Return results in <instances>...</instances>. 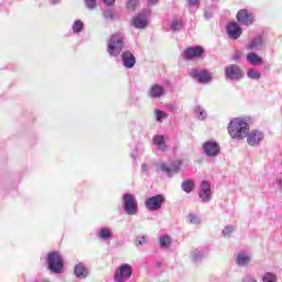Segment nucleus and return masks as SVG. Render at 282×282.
I'll use <instances>...</instances> for the list:
<instances>
[{
    "instance_id": "f257e3e1",
    "label": "nucleus",
    "mask_w": 282,
    "mask_h": 282,
    "mask_svg": "<svg viewBox=\"0 0 282 282\" xmlns=\"http://www.w3.org/2000/svg\"><path fill=\"white\" fill-rule=\"evenodd\" d=\"M228 133L232 140H243L250 133V124L243 118H235L228 124Z\"/></svg>"
},
{
    "instance_id": "f03ea898",
    "label": "nucleus",
    "mask_w": 282,
    "mask_h": 282,
    "mask_svg": "<svg viewBox=\"0 0 282 282\" xmlns=\"http://www.w3.org/2000/svg\"><path fill=\"white\" fill-rule=\"evenodd\" d=\"M124 50V33L117 32L107 41V53L111 58H118Z\"/></svg>"
},
{
    "instance_id": "7ed1b4c3",
    "label": "nucleus",
    "mask_w": 282,
    "mask_h": 282,
    "mask_svg": "<svg viewBox=\"0 0 282 282\" xmlns=\"http://www.w3.org/2000/svg\"><path fill=\"white\" fill-rule=\"evenodd\" d=\"M122 206L126 215H138V200L133 194L126 193L122 195Z\"/></svg>"
},
{
    "instance_id": "20e7f679",
    "label": "nucleus",
    "mask_w": 282,
    "mask_h": 282,
    "mask_svg": "<svg viewBox=\"0 0 282 282\" xmlns=\"http://www.w3.org/2000/svg\"><path fill=\"white\" fill-rule=\"evenodd\" d=\"M47 265L54 274L63 272V257L57 251L50 252L47 256Z\"/></svg>"
},
{
    "instance_id": "39448f33",
    "label": "nucleus",
    "mask_w": 282,
    "mask_h": 282,
    "mask_svg": "<svg viewBox=\"0 0 282 282\" xmlns=\"http://www.w3.org/2000/svg\"><path fill=\"white\" fill-rule=\"evenodd\" d=\"M189 76L194 80H197L200 85H208V83L213 80V74L202 68H192L189 70Z\"/></svg>"
},
{
    "instance_id": "423d86ee",
    "label": "nucleus",
    "mask_w": 282,
    "mask_h": 282,
    "mask_svg": "<svg viewBox=\"0 0 282 282\" xmlns=\"http://www.w3.org/2000/svg\"><path fill=\"white\" fill-rule=\"evenodd\" d=\"M131 274H133V267H131L129 263H123L115 271V281L127 282L129 279H131Z\"/></svg>"
},
{
    "instance_id": "0eeeda50",
    "label": "nucleus",
    "mask_w": 282,
    "mask_h": 282,
    "mask_svg": "<svg viewBox=\"0 0 282 282\" xmlns=\"http://www.w3.org/2000/svg\"><path fill=\"white\" fill-rule=\"evenodd\" d=\"M202 149L203 155H206V158H217V155L221 153V147H219V143L215 140L205 141Z\"/></svg>"
},
{
    "instance_id": "6e6552de",
    "label": "nucleus",
    "mask_w": 282,
    "mask_h": 282,
    "mask_svg": "<svg viewBox=\"0 0 282 282\" xmlns=\"http://www.w3.org/2000/svg\"><path fill=\"white\" fill-rule=\"evenodd\" d=\"M164 202H166L164 195L158 194L147 198L144 202V206L151 213H155V210H160V208H162V204H164Z\"/></svg>"
},
{
    "instance_id": "1a4fd4ad",
    "label": "nucleus",
    "mask_w": 282,
    "mask_h": 282,
    "mask_svg": "<svg viewBox=\"0 0 282 282\" xmlns=\"http://www.w3.org/2000/svg\"><path fill=\"white\" fill-rule=\"evenodd\" d=\"M182 164H184V161L182 160H176L172 162L171 165L161 163L159 165V171H162L164 175H167V177H173L178 171H182Z\"/></svg>"
},
{
    "instance_id": "9d476101",
    "label": "nucleus",
    "mask_w": 282,
    "mask_h": 282,
    "mask_svg": "<svg viewBox=\"0 0 282 282\" xmlns=\"http://www.w3.org/2000/svg\"><path fill=\"white\" fill-rule=\"evenodd\" d=\"M225 76L227 80H241L243 70L237 64H231L225 68Z\"/></svg>"
},
{
    "instance_id": "9b49d317",
    "label": "nucleus",
    "mask_w": 282,
    "mask_h": 282,
    "mask_svg": "<svg viewBox=\"0 0 282 282\" xmlns=\"http://www.w3.org/2000/svg\"><path fill=\"white\" fill-rule=\"evenodd\" d=\"M264 138L265 134H263L261 130H252L247 134V143L249 144V147H259Z\"/></svg>"
},
{
    "instance_id": "f8f14e48",
    "label": "nucleus",
    "mask_w": 282,
    "mask_h": 282,
    "mask_svg": "<svg viewBox=\"0 0 282 282\" xmlns=\"http://www.w3.org/2000/svg\"><path fill=\"white\" fill-rule=\"evenodd\" d=\"M236 17L238 23H241V25H252L254 23V15L247 9L239 10Z\"/></svg>"
},
{
    "instance_id": "ddd939ff",
    "label": "nucleus",
    "mask_w": 282,
    "mask_h": 282,
    "mask_svg": "<svg viewBox=\"0 0 282 282\" xmlns=\"http://www.w3.org/2000/svg\"><path fill=\"white\" fill-rule=\"evenodd\" d=\"M212 195L213 191L210 189V183L208 181H203L200 183V191L198 192L199 199H202L203 204H208Z\"/></svg>"
},
{
    "instance_id": "4468645a",
    "label": "nucleus",
    "mask_w": 282,
    "mask_h": 282,
    "mask_svg": "<svg viewBox=\"0 0 282 282\" xmlns=\"http://www.w3.org/2000/svg\"><path fill=\"white\" fill-rule=\"evenodd\" d=\"M148 96L153 100L163 98V96H166V88L160 84H153L148 91Z\"/></svg>"
},
{
    "instance_id": "2eb2a0df",
    "label": "nucleus",
    "mask_w": 282,
    "mask_h": 282,
    "mask_svg": "<svg viewBox=\"0 0 282 282\" xmlns=\"http://www.w3.org/2000/svg\"><path fill=\"white\" fill-rule=\"evenodd\" d=\"M204 54V48L202 46L188 47L184 51L183 58L185 61H193L199 58Z\"/></svg>"
},
{
    "instance_id": "dca6fc26",
    "label": "nucleus",
    "mask_w": 282,
    "mask_h": 282,
    "mask_svg": "<svg viewBox=\"0 0 282 282\" xmlns=\"http://www.w3.org/2000/svg\"><path fill=\"white\" fill-rule=\"evenodd\" d=\"M265 37L259 35L252 39L251 43L247 45V50H250L251 52H259V50H263V47H265Z\"/></svg>"
},
{
    "instance_id": "f3484780",
    "label": "nucleus",
    "mask_w": 282,
    "mask_h": 282,
    "mask_svg": "<svg viewBox=\"0 0 282 282\" xmlns=\"http://www.w3.org/2000/svg\"><path fill=\"white\" fill-rule=\"evenodd\" d=\"M121 61L123 67H126L127 69H133V67H135V55L130 51H124L121 54Z\"/></svg>"
},
{
    "instance_id": "a211bd4d",
    "label": "nucleus",
    "mask_w": 282,
    "mask_h": 282,
    "mask_svg": "<svg viewBox=\"0 0 282 282\" xmlns=\"http://www.w3.org/2000/svg\"><path fill=\"white\" fill-rule=\"evenodd\" d=\"M227 33H228L229 39L237 41V39H239V36H241V34H242V30H241V26H239V24L237 22H230L227 25Z\"/></svg>"
},
{
    "instance_id": "6ab92c4d",
    "label": "nucleus",
    "mask_w": 282,
    "mask_h": 282,
    "mask_svg": "<svg viewBox=\"0 0 282 282\" xmlns=\"http://www.w3.org/2000/svg\"><path fill=\"white\" fill-rule=\"evenodd\" d=\"M189 259L196 265L202 263L206 259V250H204V249H193L189 252Z\"/></svg>"
},
{
    "instance_id": "aec40b11",
    "label": "nucleus",
    "mask_w": 282,
    "mask_h": 282,
    "mask_svg": "<svg viewBox=\"0 0 282 282\" xmlns=\"http://www.w3.org/2000/svg\"><path fill=\"white\" fill-rule=\"evenodd\" d=\"M74 274L77 279L83 281L89 276V269L85 267V263L79 262L74 267Z\"/></svg>"
},
{
    "instance_id": "412c9836",
    "label": "nucleus",
    "mask_w": 282,
    "mask_h": 282,
    "mask_svg": "<svg viewBox=\"0 0 282 282\" xmlns=\"http://www.w3.org/2000/svg\"><path fill=\"white\" fill-rule=\"evenodd\" d=\"M132 25L137 28V30H144V28L149 25V18H147L144 13H139L132 19Z\"/></svg>"
},
{
    "instance_id": "4be33fe9",
    "label": "nucleus",
    "mask_w": 282,
    "mask_h": 282,
    "mask_svg": "<svg viewBox=\"0 0 282 282\" xmlns=\"http://www.w3.org/2000/svg\"><path fill=\"white\" fill-rule=\"evenodd\" d=\"M152 142L154 147H156L158 151H161L162 153H164V151H169V147L166 145V140L164 139V135H154Z\"/></svg>"
},
{
    "instance_id": "5701e85b",
    "label": "nucleus",
    "mask_w": 282,
    "mask_h": 282,
    "mask_svg": "<svg viewBox=\"0 0 282 282\" xmlns=\"http://www.w3.org/2000/svg\"><path fill=\"white\" fill-rule=\"evenodd\" d=\"M97 237L101 241H108L109 242V241H111V239H113V230H111V228H109V227H102L97 232Z\"/></svg>"
},
{
    "instance_id": "b1692460",
    "label": "nucleus",
    "mask_w": 282,
    "mask_h": 282,
    "mask_svg": "<svg viewBox=\"0 0 282 282\" xmlns=\"http://www.w3.org/2000/svg\"><path fill=\"white\" fill-rule=\"evenodd\" d=\"M250 261H252V258L250 257V254H248L246 252H239L236 256V263H237V265H240L241 268H243L246 265H250Z\"/></svg>"
},
{
    "instance_id": "393cba45",
    "label": "nucleus",
    "mask_w": 282,
    "mask_h": 282,
    "mask_svg": "<svg viewBox=\"0 0 282 282\" xmlns=\"http://www.w3.org/2000/svg\"><path fill=\"white\" fill-rule=\"evenodd\" d=\"M159 246H160L161 250H169V248H171V246H173V238H171V236H169V235L160 236Z\"/></svg>"
},
{
    "instance_id": "a878e982",
    "label": "nucleus",
    "mask_w": 282,
    "mask_h": 282,
    "mask_svg": "<svg viewBox=\"0 0 282 282\" xmlns=\"http://www.w3.org/2000/svg\"><path fill=\"white\" fill-rule=\"evenodd\" d=\"M247 62L250 63V65H253V67H259L260 65H263V58L257 53L247 54Z\"/></svg>"
},
{
    "instance_id": "bb28decb",
    "label": "nucleus",
    "mask_w": 282,
    "mask_h": 282,
    "mask_svg": "<svg viewBox=\"0 0 282 282\" xmlns=\"http://www.w3.org/2000/svg\"><path fill=\"white\" fill-rule=\"evenodd\" d=\"M181 188L184 193H193V191H195V182L193 180H185L182 182Z\"/></svg>"
},
{
    "instance_id": "cd10ccee",
    "label": "nucleus",
    "mask_w": 282,
    "mask_h": 282,
    "mask_svg": "<svg viewBox=\"0 0 282 282\" xmlns=\"http://www.w3.org/2000/svg\"><path fill=\"white\" fill-rule=\"evenodd\" d=\"M169 25H170V30H172V32H180V30H182V28H183L182 21L177 18H173V19L169 20Z\"/></svg>"
},
{
    "instance_id": "c85d7f7f",
    "label": "nucleus",
    "mask_w": 282,
    "mask_h": 282,
    "mask_svg": "<svg viewBox=\"0 0 282 282\" xmlns=\"http://www.w3.org/2000/svg\"><path fill=\"white\" fill-rule=\"evenodd\" d=\"M262 282H279V275L274 272L267 271L262 274Z\"/></svg>"
},
{
    "instance_id": "c756f323",
    "label": "nucleus",
    "mask_w": 282,
    "mask_h": 282,
    "mask_svg": "<svg viewBox=\"0 0 282 282\" xmlns=\"http://www.w3.org/2000/svg\"><path fill=\"white\" fill-rule=\"evenodd\" d=\"M194 113L198 120H204L205 118H208V112H206V109L202 106H196L194 108Z\"/></svg>"
},
{
    "instance_id": "7c9ffc66",
    "label": "nucleus",
    "mask_w": 282,
    "mask_h": 282,
    "mask_svg": "<svg viewBox=\"0 0 282 282\" xmlns=\"http://www.w3.org/2000/svg\"><path fill=\"white\" fill-rule=\"evenodd\" d=\"M247 76L251 80H259L261 78V73L259 70H257V68H249L247 70Z\"/></svg>"
},
{
    "instance_id": "2f4dec72",
    "label": "nucleus",
    "mask_w": 282,
    "mask_h": 282,
    "mask_svg": "<svg viewBox=\"0 0 282 282\" xmlns=\"http://www.w3.org/2000/svg\"><path fill=\"white\" fill-rule=\"evenodd\" d=\"M73 32L75 34H80V32H83V30H85V24L83 23V21L80 20H76L74 23H73Z\"/></svg>"
},
{
    "instance_id": "473e14b6",
    "label": "nucleus",
    "mask_w": 282,
    "mask_h": 282,
    "mask_svg": "<svg viewBox=\"0 0 282 282\" xmlns=\"http://www.w3.org/2000/svg\"><path fill=\"white\" fill-rule=\"evenodd\" d=\"M154 116L156 122H162V120H166V118H169V115L160 109L154 110Z\"/></svg>"
},
{
    "instance_id": "72a5a7b5",
    "label": "nucleus",
    "mask_w": 282,
    "mask_h": 282,
    "mask_svg": "<svg viewBox=\"0 0 282 282\" xmlns=\"http://www.w3.org/2000/svg\"><path fill=\"white\" fill-rule=\"evenodd\" d=\"M188 221L189 224H193L194 226H199L202 224V218L195 214H189L188 215Z\"/></svg>"
},
{
    "instance_id": "f704fd0d",
    "label": "nucleus",
    "mask_w": 282,
    "mask_h": 282,
    "mask_svg": "<svg viewBox=\"0 0 282 282\" xmlns=\"http://www.w3.org/2000/svg\"><path fill=\"white\" fill-rule=\"evenodd\" d=\"M235 226H226L224 229H223V236L224 237H227V238H230V236L232 235V232H235Z\"/></svg>"
},
{
    "instance_id": "c9c22d12",
    "label": "nucleus",
    "mask_w": 282,
    "mask_h": 282,
    "mask_svg": "<svg viewBox=\"0 0 282 282\" xmlns=\"http://www.w3.org/2000/svg\"><path fill=\"white\" fill-rule=\"evenodd\" d=\"M145 243H147V237H144V236L137 237V239L134 241V245L137 246V248L140 246H145Z\"/></svg>"
},
{
    "instance_id": "e433bc0d",
    "label": "nucleus",
    "mask_w": 282,
    "mask_h": 282,
    "mask_svg": "<svg viewBox=\"0 0 282 282\" xmlns=\"http://www.w3.org/2000/svg\"><path fill=\"white\" fill-rule=\"evenodd\" d=\"M104 17L107 21H113V11L112 10L105 11Z\"/></svg>"
},
{
    "instance_id": "4c0bfd02",
    "label": "nucleus",
    "mask_w": 282,
    "mask_h": 282,
    "mask_svg": "<svg viewBox=\"0 0 282 282\" xmlns=\"http://www.w3.org/2000/svg\"><path fill=\"white\" fill-rule=\"evenodd\" d=\"M85 3L88 10H94V8H96V0H85Z\"/></svg>"
},
{
    "instance_id": "58836bf2",
    "label": "nucleus",
    "mask_w": 282,
    "mask_h": 282,
    "mask_svg": "<svg viewBox=\"0 0 282 282\" xmlns=\"http://www.w3.org/2000/svg\"><path fill=\"white\" fill-rule=\"evenodd\" d=\"M137 7H138V0H130L128 2V9L129 10H135Z\"/></svg>"
},
{
    "instance_id": "ea45409f",
    "label": "nucleus",
    "mask_w": 282,
    "mask_h": 282,
    "mask_svg": "<svg viewBox=\"0 0 282 282\" xmlns=\"http://www.w3.org/2000/svg\"><path fill=\"white\" fill-rule=\"evenodd\" d=\"M242 282H258L257 278L252 276V275H245L242 278Z\"/></svg>"
},
{
    "instance_id": "a19ab883",
    "label": "nucleus",
    "mask_w": 282,
    "mask_h": 282,
    "mask_svg": "<svg viewBox=\"0 0 282 282\" xmlns=\"http://www.w3.org/2000/svg\"><path fill=\"white\" fill-rule=\"evenodd\" d=\"M102 2L105 3V6H113V3H116V0H102Z\"/></svg>"
},
{
    "instance_id": "79ce46f5",
    "label": "nucleus",
    "mask_w": 282,
    "mask_h": 282,
    "mask_svg": "<svg viewBox=\"0 0 282 282\" xmlns=\"http://www.w3.org/2000/svg\"><path fill=\"white\" fill-rule=\"evenodd\" d=\"M189 6H198L199 0H187Z\"/></svg>"
},
{
    "instance_id": "37998d69",
    "label": "nucleus",
    "mask_w": 282,
    "mask_h": 282,
    "mask_svg": "<svg viewBox=\"0 0 282 282\" xmlns=\"http://www.w3.org/2000/svg\"><path fill=\"white\" fill-rule=\"evenodd\" d=\"M234 61H239V58H241V55L239 54V52H236L232 56Z\"/></svg>"
},
{
    "instance_id": "c03bdc74",
    "label": "nucleus",
    "mask_w": 282,
    "mask_h": 282,
    "mask_svg": "<svg viewBox=\"0 0 282 282\" xmlns=\"http://www.w3.org/2000/svg\"><path fill=\"white\" fill-rule=\"evenodd\" d=\"M52 6H58L61 3V0H48Z\"/></svg>"
},
{
    "instance_id": "a18cd8bd",
    "label": "nucleus",
    "mask_w": 282,
    "mask_h": 282,
    "mask_svg": "<svg viewBox=\"0 0 282 282\" xmlns=\"http://www.w3.org/2000/svg\"><path fill=\"white\" fill-rule=\"evenodd\" d=\"M159 0H148L149 6H155Z\"/></svg>"
},
{
    "instance_id": "49530a36",
    "label": "nucleus",
    "mask_w": 282,
    "mask_h": 282,
    "mask_svg": "<svg viewBox=\"0 0 282 282\" xmlns=\"http://www.w3.org/2000/svg\"><path fill=\"white\" fill-rule=\"evenodd\" d=\"M213 18V14L208 13V12H205V19L208 21V19H212Z\"/></svg>"
},
{
    "instance_id": "de8ad7c7",
    "label": "nucleus",
    "mask_w": 282,
    "mask_h": 282,
    "mask_svg": "<svg viewBox=\"0 0 282 282\" xmlns=\"http://www.w3.org/2000/svg\"><path fill=\"white\" fill-rule=\"evenodd\" d=\"M142 171H144L145 173L149 172V165L143 164V165H142Z\"/></svg>"
},
{
    "instance_id": "09e8293b",
    "label": "nucleus",
    "mask_w": 282,
    "mask_h": 282,
    "mask_svg": "<svg viewBox=\"0 0 282 282\" xmlns=\"http://www.w3.org/2000/svg\"><path fill=\"white\" fill-rule=\"evenodd\" d=\"M276 184H278V186H280V188H282V178H278Z\"/></svg>"
},
{
    "instance_id": "8fccbe9b",
    "label": "nucleus",
    "mask_w": 282,
    "mask_h": 282,
    "mask_svg": "<svg viewBox=\"0 0 282 282\" xmlns=\"http://www.w3.org/2000/svg\"><path fill=\"white\" fill-rule=\"evenodd\" d=\"M131 158H133V160H135V155L131 154Z\"/></svg>"
}]
</instances>
